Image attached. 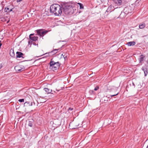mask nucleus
Returning <instances> with one entry per match:
<instances>
[{"label":"nucleus","instance_id":"nucleus-35","mask_svg":"<svg viewBox=\"0 0 148 148\" xmlns=\"http://www.w3.org/2000/svg\"><path fill=\"white\" fill-rule=\"evenodd\" d=\"M60 89H59V90H57V89H56V90L58 91H60Z\"/></svg>","mask_w":148,"mask_h":148},{"label":"nucleus","instance_id":"nucleus-16","mask_svg":"<svg viewBox=\"0 0 148 148\" xmlns=\"http://www.w3.org/2000/svg\"><path fill=\"white\" fill-rule=\"evenodd\" d=\"M10 56L12 57H14L15 55V54L13 50L11 49L10 50Z\"/></svg>","mask_w":148,"mask_h":148},{"label":"nucleus","instance_id":"nucleus-19","mask_svg":"<svg viewBox=\"0 0 148 148\" xmlns=\"http://www.w3.org/2000/svg\"><path fill=\"white\" fill-rule=\"evenodd\" d=\"M77 3L79 5L80 9H83L84 8V6L82 4L80 3Z\"/></svg>","mask_w":148,"mask_h":148},{"label":"nucleus","instance_id":"nucleus-4","mask_svg":"<svg viewBox=\"0 0 148 148\" xmlns=\"http://www.w3.org/2000/svg\"><path fill=\"white\" fill-rule=\"evenodd\" d=\"M36 32L38 35L43 37L48 32L47 30H44L42 29H39L36 30Z\"/></svg>","mask_w":148,"mask_h":148},{"label":"nucleus","instance_id":"nucleus-8","mask_svg":"<svg viewBox=\"0 0 148 148\" xmlns=\"http://www.w3.org/2000/svg\"><path fill=\"white\" fill-rule=\"evenodd\" d=\"M14 69L17 72H19L24 70L23 68H21L20 65H17L15 66Z\"/></svg>","mask_w":148,"mask_h":148},{"label":"nucleus","instance_id":"nucleus-38","mask_svg":"<svg viewBox=\"0 0 148 148\" xmlns=\"http://www.w3.org/2000/svg\"><path fill=\"white\" fill-rule=\"evenodd\" d=\"M44 55V54H42V55H41V56H42V55Z\"/></svg>","mask_w":148,"mask_h":148},{"label":"nucleus","instance_id":"nucleus-12","mask_svg":"<svg viewBox=\"0 0 148 148\" xmlns=\"http://www.w3.org/2000/svg\"><path fill=\"white\" fill-rule=\"evenodd\" d=\"M115 3L118 6L121 5L122 4V0H115Z\"/></svg>","mask_w":148,"mask_h":148},{"label":"nucleus","instance_id":"nucleus-17","mask_svg":"<svg viewBox=\"0 0 148 148\" xmlns=\"http://www.w3.org/2000/svg\"><path fill=\"white\" fill-rule=\"evenodd\" d=\"M28 44L29 45H33L35 46L36 45L35 42L31 40H29L28 41Z\"/></svg>","mask_w":148,"mask_h":148},{"label":"nucleus","instance_id":"nucleus-22","mask_svg":"<svg viewBox=\"0 0 148 148\" xmlns=\"http://www.w3.org/2000/svg\"><path fill=\"white\" fill-rule=\"evenodd\" d=\"M60 42H62V47H63V46H64L65 45V44H66V41H60Z\"/></svg>","mask_w":148,"mask_h":148},{"label":"nucleus","instance_id":"nucleus-10","mask_svg":"<svg viewBox=\"0 0 148 148\" xmlns=\"http://www.w3.org/2000/svg\"><path fill=\"white\" fill-rule=\"evenodd\" d=\"M145 58V56L143 55H140V56L139 58V63H141L144 60V58Z\"/></svg>","mask_w":148,"mask_h":148},{"label":"nucleus","instance_id":"nucleus-32","mask_svg":"<svg viewBox=\"0 0 148 148\" xmlns=\"http://www.w3.org/2000/svg\"><path fill=\"white\" fill-rule=\"evenodd\" d=\"M29 106H33V102H31V105H30L29 104Z\"/></svg>","mask_w":148,"mask_h":148},{"label":"nucleus","instance_id":"nucleus-29","mask_svg":"<svg viewBox=\"0 0 148 148\" xmlns=\"http://www.w3.org/2000/svg\"><path fill=\"white\" fill-rule=\"evenodd\" d=\"M23 1V0H16V2L17 3H18L19 2L21 1Z\"/></svg>","mask_w":148,"mask_h":148},{"label":"nucleus","instance_id":"nucleus-5","mask_svg":"<svg viewBox=\"0 0 148 148\" xmlns=\"http://www.w3.org/2000/svg\"><path fill=\"white\" fill-rule=\"evenodd\" d=\"M141 69L142 70L144 71L145 74V76H146L148 73L147 71L148 69V66L146 65H145L143 67H142Z\"/></svg>","mask_w":148,"mask_h":148},{"label":"nucleus","instance_id":"nucleus-28","mask_svg":"<svg viewBox=\"0 0 148 148\" xmlns=\"http://www.w3.org/2000/svg\"><path fill=\"white\" fill-rule=\"evenodd\" d=\"M29 104V102H25L24 103V106H25V105L26 104Z\"/></svg>","mask_w":148,"mask_h":148},{"label":"nucleus","instance_id":"nucleus-7","mask_svg":"<svg viewBox=\"0 0 148 148\" xmlns=\"http://www.w3.org/2000/svg\"><path fill=\"white\" fill-rule=\"evenodd\" d=\"M60 51V49H53L52 51L49 52L48 53L49 54L53 55L57 53L58 52Z\"/></svg>","mask_w":148,"mask_h":148},{"label":"nucleus","instance_id":"nucleus-23","mask_svg":"<svg viewBox=\"0 0 148 148\" xmlns=\"http://www.w3.org/2000/svg\"><path fill=\"white\" fill-rule=\"evenodd\" d=\"M24 100L23 99H21L18 100V101L20 102H24Z\"/></svg>","mask_w":148,"mask_h":148},{"label":"nucleus","instance_id":"nucleus-36","mask_svg":"<svg viewBox=\"0 0 148 148\" xmlns=\"http://www.w3.org/2000/svg\"><path fill=\"white\" fill-rule=\"evenodd\" d=\"M2 45V43L1 42H0V46H1Z\"/></svg>","mask_w":148,"mask_h":148},{"label":"nucleus","instance_id":"nucleus-20","mask_svg":"<svg viewBox=\"0 0 148 148\" xmlns=\"http://www.w3.org/2000/svg\"><path fill=\"white\" fill-rule=\"evenodd\" d=\"M89 92V93L91 95H93L95 94V92L93 90H90Z\"/></svg>","mask_w":148,"mask_h":148},{"label":"nucleus","instance_id":"nucleus-11","mask_svg":"<svg viewBox=\"0 0 148 148\" xmlns=\"http://www.w3.org/2000/svg\"><path fill=\"white\" fill-rule=\"evenodd\" d=\"M44 90L45 91V92H47V94L49 93H51V94H53V92L51 93V92H53L52 90H50L49 88H44Z\"/></svg>","mask_w":148,"mask_h":148},{"label":"nucleus","instance_id":"nucleus-39","mask_svg":"<svg viewBox=\"0 0 148 148\" xmlns=\"http://www.w3.org/2000/svg\"><path fill=\"white\" fill-rule=\"evenodd\" d=\"M114 46V45H113L112 46V47H113Z\"/></svg>","mask_w":148,"mask_h":148},{"label":"nucleus","instance_id":"nucleus-2","mask_svg":"<svg viewBox=\"0 0 148 148\" xmlns=\"http://www.w3.org/2000/svg\"><path fill=\"white\" fill-rule=\"evenodd\" d=\"M49 64L50 65L49 68L53 71L57 70L60 65V63L59 62H55L52 59L51 60Z\"/></svg>","mask_w":148,"mask_h":148},{"label":"nucleus","instance_id":"nucleus-21","mask_svg":"<svg viewBox=\"0 0 148 148\" xmlns=\"http://www.w3.org/2000/svg\"><path fill=\"white\" fill-rule=\"evenodd\" d=\"M6 10L5 8L4 9V11H5V12H11V11H12V9H10L9 10H8V11H7V10Z\"/></svg>","mask_w":148,"mask_h":148},{"label":"nucleus","instance_id":"nucleus-34","mask_svg":"<svg viewBox=\"0 0 148 148\" xmlns=\"http://www.w3.org/2000/svg\"><path fill=\"white\" fill-rule=\"evenodd\" d=\"M35 103L34 102H33V105H35Z\"/></svg>","mask_w":148,"mask_h":148},{"label":"nucleus","instance_id":"nucleus-9","mask_svg":"<svg viewBox=\"0 0 148 148\" xmlns=\"http://www.w3.org/2000/svg\"><path fill=\"white\" fill-rule=\"evenodd\" d=\"M118 94V93H117L115 94L110 95V96L111 97L110 98V97H108V96H107L106 97H103L102 100H103L104 101H106L104 102H107L108 100V98L111 99L112 97L116 96Z\"/></svg>","mask_w":148,"mask_h":148},{"label":"nucleus","instance_id":"nucleus-3","mask_svg":"<svg viewBox=\"0 0 148 148\" xmlns=\"http://www.w3.org/2000/svg\"><path fill=\"white\" fill-rule=\"evenodd\" d=\"M63 9L66 14H72L74 12V9L71 5H67L63 8Z\"/></svg>","mask_w":148,"mask_h":148},{"label":"nucleus","instance_id":"nucleus-24","mask_svg":"<svg viewBox=\"0 0 148 148\" xmlns=\"http://www.w3.org/2000/svg\"><path fill=\"white\" fill-rule=\"evenodd\" d=\"M0 12L2 10H3V7L2 5H1L0 6Z\"/></svg>","mask_w":148,"mask_h":148},{"label":"nucleus","instance_id":"nucleus-15","mask_svg":"<svg viewBox=\"0 0 148 148\" xmlns=\"http://www.w3.org/2000/svg\"><path fill=\"white\" fill-rule=\"evenodd\" d=\"M34 120L33 119H31L29 121L28 123V125L30 127H32L33 125V123Z\"/></svg>","mask_w":148,"mask_h":148},{"label":"nucleus","instance_id":"nucleus-27","mask_svg":"<svg viewBox=\"0 0 148 148\" xmlns=\"http://www.w3.org/2000/svg\"><path fill=\"white\" fill-rule=\"evenodd\" d=\"M5 9H6V10H7V11H8V10H10V8H9L8 7H5Z\"/></svg>","mask_w":148,"mask_h":148},{"label":"nucleus","instance_id":"nucleus-6","mask_svg":"<svg viewBox=\"0 0 148 148\" xmlns=\"http://www.w3.org/2000/svg\"><path fill=\"white\" fill-rule=\"evenodd\" d=\"M34 34H31L29 35V38L30 40L33 41H36L38 38V37L34 36Z\"/></svg>","mask_w":148,"mask_h":148},{"label":"nucleus","instance_id":"nucleus-31","mask_svg":"<svg viewBox=\"0 0 148 148\" xmlns=\"http://www.w3.org/2000/svg\"><path fill=\"white\" fill-rule=\"evenodd\" d=\"M2 67V65L1 64L0 65V69H1V68Z\"/></svg>","mask_w":148,"mask_h":148},{"label":"nucleus","instance_id":"nucleus-33","mask_svg":"<svg viewBox=\"0 0 148 148\" xmlns=\"http://www.w3.org/2000/svg\"><path fill=\"white\" fill-rule=\"evenodd\" d=\"M64 58L65 60V58H66L67 59V56H66L65 57H64Z\"/></svg>","mask_w":148,"mask_h":148},{"label":"nucleus","instance_id":"nucleus-26","mask_svg":"<svg viewBox=\"0 0 148 148\" xmlns=\"http://www.w3.org/2000/svg\"><path fill=\"white\" fill-rule=\"evenodd\" d=\"M73 110V108H69V109H68V110L69 111L70 110L72 111Z\"/></svg>","mask_w":148,"mask_h":148},{"label":"nucleus","instance_id":"nucleus-30","mask_svg":"<svg viewBox=\"0 0 148 148\" xmlns=\"http://www.w3.org/2000/svg\"><path fill=\"white\" fill-rule=\"evenodd\" d=\"M122 47V48L123 50H125V49H126L125 47Z\"/></svg>","mask_w":148,"mask_h":148},{"label":"nucleus","instance_id":"nucleus-18","mask_svg":"<svg viewBox=\"0 0 148 148\" xmlns=\"http://www.w3.org/2000/svg\"><path fill=\"white\" fill-rule=\"evenodd\" d=\"M145 27V24L144 23L140 24L139 25V27L140 29H143Z\"/></svg>","mask_w":148,"mask_h":148},{"label":"nucleus","instance_id":"nucleus-37","mask_svg":"<svg viewBox=\"0 0 148 148\" xmlns=\"http://www.w3.org/2000/svg\"><path fill=\"white\" fill-rule=\"evenodd\" d=\"M146 148H148V145L147 147Z\"/></svg>","mask_w":148,"mask_h":148},{"label":"nucleus","instance_id":"nucleus-13","mask_svg":"<svg viewBox=\"0 0 148 148\" xmlns=\"http://www.w3.org/2000/svg\"><path fill=\"white\" fill-rule=\"evenodd\" d=\"M23 55V53L20 52H16V57L17 58H20L21 57L23 58L22 56Z\"/></svg>","mask_w":148,"mask_h":148},{"label":"nucleus","instance_id":"nucleus-14","mask_svg":"<svg viewBox=\"0 0 148 148\" xmlns=\"http://www.w3.org/2000/svg\"><path fill=\"white\" fill-rule=\"evenodd\" d=\"M136 44V42L134 41L130 42H127L126 45H128V46H130L131 45H134Z\"/></svg>","mask_w":148,"mask_h":148},{"label":"nucleus","instance_id":"nucleus-1","mask_svg":"<svg viewBox=\"0 0 148 148\" xmlns=\"http://www.w3.org/2000/svg\"><path fill=\"white\" fill-rule=\"evenodd\" d=\"M63 8L58 4H53L50 8V11L51 13L54 14L56 16H60L62 12Z\"/></svg>","mask_w":148,"mask_h":148},{"label":"nucleus","instance_id":"nucleus-25","mask_svg":"<svg viewBox=\"0 0 148 148\" xmlns=\"http://www.w3.org/2000/svg\"><path fill=\"white\" fill-rule=\"evenodd\" d=\"M99 89V87L98 86H97L96 87L94 88V90H97Z\"/></svg>","mask_w":148,"mask_h":148}]
</instances>
